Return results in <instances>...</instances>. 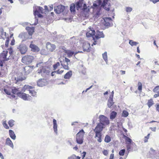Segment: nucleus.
Listing matches in <instances>:
<instances>
[{
  "label": "nucleus",
  "instance_id": "obj_41",
  "mask_svg": "<svg viewBox=\"0 0 159 159\" xmlns=\"http://www.w3.org/2000/svg\"><path fill=\"white\" fill-rule=\"evenodd\" d=\"M2 124L3 127L6 129H8L9 128V126L7 123L6 120L3 121L2 123Z\"/></svg>",
  "mask_w": 159,
  "mask_h": 159
},
{
  "label": "nucleus",
  "instance_id": "obj_34",
  "mask_svg": "<svg viewBox=\"0 0 159 159\" xmlns=\"http://www.w3.org/2000/svg\"><path fill=\"white\" fill-rule=\"evenodd\" d=\"M111 140V138L110 136L107 135L105 136L104 139V141L106 143L110 142Z\"/></svg>",
  "mask_w": 159,
  "mask_h": 159
},
{
  "label": "nucleus",
  "instance_id": "obj_24",
  "mask_svg": "<svg viewBox=\"0 0 159 159\" xmlns=\"http://www.w3.org/2000/svg\"><path fill=\"white\" fill-rule=\"evenodd\" d=\"M156 152L155 150L152 149L151 152H149V155L151 157H154L156 158L157 159H159L158 157L156 156Z\"/></svg>",
  "mask_w": 159,
  "mask_h": 159
},
{
  "label": "nucleus",
  "instance_id": "obj_28",
  "mask_svg": "<svg viewBox=\"0 0 159 159\" xmlns=\"http://www.w3.org/2000/svg\"><path fill=\"white\" fill-rule=\"evenodd\" d=\"M9 134L10 137L13 139L15 140L16 138V136L14 132L11 130L9 131Z\"/></svg>",
  "mask_w": 159,
  "mask_h": 159
},
{
  "label": "nucleus",
  "instance_id": "obj_3",
  "mask_svg": "<svg viewBox=\"0 0 159 159\" xmlns=\"http://www.w3.org/2000/svg\"><path fill=\"white\" fill-rule=\"evenodd\" d=\"M99 123H101L103 126L109 125L110 124V121L107 117L104 115H101L99 116Z\"/></svg>",
  "mask_w": 159,
  "mask_h": 159
},
{
  "label": "nucleus",
  "instance_id": "obj_51",
  "mask_svg": "<svg viewBox=\"0 0 159 159\" xmlns=\"http://www.w3.org/2000/svg\"><path fill=\"white\" fill-rule=\"evenodd\" d=\"M132 8L129 7H126L125 8V11L127 12H130L132 10Z\"/></svg>",
  "mask_w": 159,
  "mask_h": 159
},
{
  "label": "nucleus",
  "instance_id": "obj_48",
  "mask_svg": "<svg viewBox=\"0 0 159 159\" xmlns=\"http://www.w3.org/2000/svg\"><path fill=\"white\" fill-rule=\"evenodd\" d=\"M125 150V149L120 150L119 152V155L121 156H123L124 155Z\"/></svg>",
  "mask_w": 159,
  "mask_h": 159
},
{
  "label": "nucleus",
  "instance_id": "obj_27",
  "mask_svg": "<svg viewBox=\"0 0 159 159\" xmlns=\"http://www.w3.org/2000/svg\"><path fill=\"white\" fill-rule=\"evenodd\" d=\"M64 52L66 53L69 57H70L74 54V52L73 51L70 50H65Z\"/></svg>",
  "mask_w": 159,
  "mask_h": 159
},
{
  "label": "nucleus",
  "instance_id": "obj_59",
  "mask_svg": "<svg viewBox=\"0 0 159 159\" xmlns=\"http://www.w3.org/2000/svg\"><path fill=\"white\" fill-rule=\"evenodd\" d=\"M56 71V73L57 74H61V73H62L63 72L64 70H59Z\"/></svg>",
  "mask_w": 159,
  "mask_h": 159
},
{
  "label": "nucleus",
  "instance_id": "obj_17",
  "mask_svg": "<svg viewBox=\"0 0 159 159\" xmlns=\"http://www.w3.org/2000/svg\"><path fill=\"white\" fill-rule=\"evenodd\" d=\"M114 103L113 98L109 97L107 103L108 107L111 108H113L114 107Z\"/></svg>",
  "mask_w": 159,
  "mask_h": 159
},
{
  "label": "nucleus",
  "instance_id": "obj_39",
  "mask_svg": "<svg viewBox=\"0 0 159 159\" xmlns=\"http://www.w3.org/2000/svg\"><path fill=\"white\" fill-rule=\"evenodd\" d=\"M102 57H103V59L105 61V62L107 63V61H108L107 52H105L104 53L102 54Z\"/></svg>",
  "mask_w": 159,
  "mask_h": 159
},
{
  "label": "nucleus",
  "instance_id": "obj_57",
  "mask_svg": "<svg viewBox=\"0 0 159 159\" xmlns=\"http://www.w3.org/2000/svg\"><path fill=\"white\" fill-rule=\"evenodd\" d=\"M159 89V86H156V87H155L154 89H153V91L155 93L156 92V91L158 90Z\"/></svg>",
  "mask_w": 159,
  "mask_h": 159
},
{
  "label": "nucleus",
  "instance_id": "obj_20",
  "mask_svg": "<svg viewBox=\"0 0 159 159\" xmlns=\"http://www.w3.org/2000/svg\"><path fill=\"white\" fill-rule=\"evenodd\" d=\"M25 29L28 31L29 35H32L34 32V28L27 26L26 27Z\"/></svg>",
  "mask_w": 159,
  "mask_h": 159
},
{
  "label": "nucleus",
  "instance_id": "obj_37",
  "mask_svg": "<svg viewBox=\"0 0 159 159\" xmlns=\"http://www.w3.org/2000/svg\"><path fill=\"white\" fill-rule=\"evenodd\" d=\"M34 7H35V9H36V8H37V10H38V11L39 12L41 13H43V11L44 9L42 7L40 6Z\"/></svg>",
  "mask_w": 159,
  "mask_h": 159
},
{
  "label": "nucleus",
  "instance_id": "obj_44",
  "mask_svg": "<svg viewBox=\"0 0 159 159\" xmlns=\"http://www.w3.org/2000/svg\"><path fill=\"white\" fill-rule=\"evenodd\" d=\"M129 115L128 112L125 111L124 110L122 113V116L124 117H127Z\"/></svg>",
  "mask_w": 159,
  "mask_h": 159
},
{
  "label": "nucleus",
  "instance_id": "obj_32",
  "mask_svg": "<svg viewBox=\"0 0 159 159\" xmlns=\"http://www.w3.org/2000/svg\"><path fill=\"white\" fill-rule=\"evenodd\" d=\"M12 93L14 94H16L18 96V93H20L21 92H20L18 89L16 87H14L11 89Z\"/></svg>",
  "mask_w": 159,
  "mask_h": 159
},
{
  "label": "nucleus",
  "instance_id": "obj_46",
  "mask_svg": "<svg viewBox=\"0 0 159 159\" xmlns=\"http://www.w3.org/2000/svg\"><path fill=\"white\" fill-rule=\"evenodd\" d=\"M29 93L32 96H35L36 95V92L34 90H29Z\"/></svg>",
  "mask_w": 159,
  "mask_h": 159
},
{
  "label": "nucleus",
  "instance_id": "obj_8",
  "mask_svg": "<svg viewBox=\"0 0 159 159\" xmlns=\"http://www.w3.org/2000/svg\"><path fill=\"white\" fill-rule=\"evenodd\" d=\"M18 96L25 101L28 100L31 98L29 95L21 92L18 93Z\"/></svg>",
  "mask_w": 159,
  "mask_h": 159
},
{
  "label": "nucleus",
  "instance_id": "obj_62",
  "mask_svg": "<svg viewBox=\"0 0 159 159\" xmlns=\"http://www.w3.org/2000/svg\"><path fill=\"white\" fill-rule=\"evenodd\" d=\"M86 154V152H83V153H82L81 155L82 157V159H83L84 157L85 156Z\"/></svg>",
  "mask_w": 159,
  "mask_h": 159
},
{
  "label": "nucleus",
  "instance_id": "obj_12",
  "mask_svg": "<svg viewBox=\"0 0 159 159\" xmlns=\"http://www.w3.org/2000/svg\"><path fill=\"white\" fill-rule=\"evenodd\" d=\"M32 71V68L29 66H27L23 68L22 72L24 75H26L29 74Z\"/></svg>",
  "mask_w": 159,
  "mask_h": 159
},
{
  "label": "nucleus",
  "instance_id": "obj_49",
  "mask_svg": "<svg viewBox=\"0 0 159 159\" xmlns=\"http://www.w3.org/2000/svg\"><path fill=\"white\" fill-rule=\"evenodd\" d=\"M150 135V134H148L147 136L144 137V141L145 143L147 142L148 141V140L149 139Z\"/></svg>",
  "mask_w": 159,
  "mask_h": 159
},
{
  "label": "nucleus",
  "instance_id": "obj_43",
  "mask_svg": "<svg viewBox=\"0 0 159 159\" xmlns=\"http://www.w3.org/2000/svg\"><path fill=\"white\" fill-rule=\"evenodd\" d=\"M153 104V101L152 99H150L148 101L147 104L150 108Z\"/></svg>",
  "mask_w": 159,
  "mask_h": 159
},
{
  "label": "nucleus",
  "instance_id": "obj_64",
  "mask_svg": "<svg viewBox=\"0 0 159 159\" xmlns=\"http://www.w3.org/2000/svg\"><path fill=\"white\" fill-rule=\"evenodd\" d=\"M157 94H156L154 95V98H156L159 96V91L157 92Z\"/></svg>",
  "mask_w": 159,
  "mask_h": 159
},
{
  "label": "nucleus",
  "instance_id": "obj_55",
  "mask_svg": "<svg viewBox=\"0 0 159 159\" xmlns=\"http://www.w3.org/2000/svg\"><path fill=\"white\" fill-rule=\"evenodd\" d=\"M4 91L5 93L9 95H11V92L8 91V90H7V89H4Z\"/></svg>",
  "mask_w": 159,
  "mask_h": 159
},
{
  "label": "nucleus",
  "instance_id": "obj_22",
  "mask_svg": "<svg viewBox=\"0 0 159 159\" xmlns=\"http://www.w3.org/2000/svg\"><path fill=\"white\" fill-rule=\"evenodd\" d=\"M83 4V0H79L76 3V9L78 10L79 8H81Z\"/></svg>",
  "mask_w": 159,
  "mask_h": 159
},
{
  "label": "nucleus",
  "instance_id": "obj_33",
  "mask_svg": "<svg viewBox=\"0 0 159 159\" xmlns=\"http://www.w3.org/2000/svg\"><path fill=\"white\" fill-rule=\"evenodd\" d=\"M129 44L132 46H136L139 44V43L134 41L132 40H130L129 41Z\"/></svg>",
  "mask_w": 159,
  "mask_h": 159
},
{
  "label": "nucleus",
  "instance_id": "obj_1",
  "mask_svg": "<svg viewBox=\"0 0 159 159\" xmlns=\"http://www.w3.org/2000/svg\"><path fill=\"white\" fill-rule=\"evenodd\" d=\"M110 0H103L102 2L101 0H96L93 2V5L91 6L94 11L96 12V17H98L102 13V8L107 11L110 10L111 5L108 3Z\"/></svg>",
  "mask_w": 159,
  "mask_h": 159
},
{
  "label": "nucleus",
  "instance_id": "obj_60",
  "mask_svg": "<svg viewBox=\"0 0 159 159\" xmlns=\"http://www.w3.org/2000/svg\"><path fill=\"white\" fill-rule=\"evenodd\" d=\"M63 61H64L66 63H68V62L70 61V60L66 57L65 58V59Z\"/></svg>",
  "mask_w": 159,
  "mask_h": 159
},
{
  "label": "nucleus",
  "instance_id": "obj_19",
  "mask_svg": "<svg viewBox=\"0 0 159 159\" xmlns=\"http://www.w3.org/2000/svg\"><path fill=\"white\" fill-rule=\"evenodd\" d=\"M95 134L94 137L95 139H97V141L101 143L102 141V133H99L98 132H95Z\"/></svg>",
  "mask_w": 159,
  "mask_h": 159
},
{
  "label": "nucleus",
  "instance_id": "obj_23",
  "mask_svg": "<svg viewBox=\"0 0 159 159\" xmlns=\"http://www.w3.org/2000/svg\"><path fill=\"white\" fill-rule=\"evenodd\" d=\"M60 62L61 65L65 69L69 70L70 69L69 67L68 66V63H65L64 61H60Z\"/></svg>",
  "mask_w": 159,
  "mask_h": 159
},
{
  "label": "nucleus",
  "instance_id": "obj_56",
  "mask_svg": "<svg viewBox=\"0 0 159 159\" xmlns=\"http://www.w3.org/2000/svg\"><path fill=\"white\" fill-rule=\"evenodd\" d=\"M9 40L8 38H7L6 40V41L5 43V45L6 47H8V45L9 43Z\"/></svg>",
  "mask_w": 159,
  "mask_h": 159
},
{
  "label": "nucleus",
  "instance_id": "obj_38",
  "mask_svg": "<svg viewBox=\"0 0 159 159\" xmlns=\"http://www.w3.org/2000/svg\"><path fill=\"white\" fill-rule=\"evenodd\" d=\"M47 67L46 66L43 67L42 68V70L44 73L48 74L50 73V71L49 70L47 69Z\"/></svg>",
  "mask_w": 159,
  "mask_h": 159
},
{
  "label": "nucleus",
  "instance_id": "obj_53",
  "mask_svg": "<svg viewBox=\"0 0 159 159\" xmlns=\"http://www.w3.org/2000/svg\"><path fill=\"white\" fill-rule=\"evenodd\" d=\"M4 33H5V34H6L5 32H4V30L3 28H0V36L3 35Z\"/></svg>",
  "mask_w": 159,
  "mask_h": 159
},
{
  "label": "nucleus",
  "instance_id": "obj_50",
  "mask_svg": "<svg viewBox=\"0 0 159 159\" xmlns=\"http://www.w3.org/2000/svg\"><path fill=\"white\" fill-rule=\"evenodd\" d=\"M138 89L139 91H141L142 89V84L140 82H138Z\"/></svg>",
  "mask_w": 159,
  "mask_h": 159
},
{
  "label": "nucleus",
  "instance_id": "obj_47",
  "mask_svg": "<svg viewBox=\"0 0 159 159\" xmlns=\"http://www.w3.org/2000/svg\"><path fill=\"white\" fill-rule=\"evenodd\" d=\"M60 65V63L58 62H57L56 63L53 65V70H55Z\"/></svg>",
  "mask_w": 159,
  "mask_h": 159
},
{
  "label": "nucleus",
  "instance_id": "obj_13",
  "mask_svg": "<svg viewBox=\"0 0 159 159\" xmlns=\"http://www.w3.org/2000/svg\"><path fill=\"white\" fill-rule=\"evenodd\" d=\"M47 84L46 80L44 79H40L37 82V85L39 87H43Z\"/></svg>",
  "mask_w": 159,
  "mask_h": 159
},
{
  "label": "nucleus",
  "instance_id": "obj_15",
  "mask_svg": "<svg viewBox=\"0 0 159 159\" xmlns=\"http://www.w3.org/2000/svg\"><path fill=\"white\" fill-rule=\"evenodd\" d=\"M105 35L103 34L102 31H99L98 30L97 31L96 34L94 36L96 39H98L101 38H104Z\"/></svg>",
  "mask_w": 159,
  "mask_h": 159
},
{
  "label": "nucleus",
  "instance_id": "obj_7",
  "mask_svg": "<svg viewBox=\"0 0 159 159\" xmlns=\"http://www.w3.org/2000/svg\"><path fill=\"white\" fill-rule=\"evenodd\" d=\"M95 34V32L94 29L90 27L88 30V31L86 32V35L87 37H94Z\"/></svg>",
  "mask_w": 159,
  "mask_h": 159
},
{
  "label": "nucleus",
  "instance_id": "obj_30",
  "mask_svg": "<svg viewBox=\"0 0 159 159\" xmlns=\"http://www.w3.org/2000/svg\"><path fill=\"white\" fill-rule=\"evenodd\" d=\"M123 138L125 139V142L131 144L132 142V140L129 137L126 136L125 135H123Z\"/></svg>",
  "mask_w": 159,
  "mask_h": 159
},
{
  "label": "nucleus",
  "instance_id": "obj_40",
  "mask_svg": "<svg viewBox=\"0 0 159 159\" xmlns=\"http://www.w3.org/2000/svg\"><path fill=\"white\" fill-rule=\"evenodd\" d=\"M15 121L13 120H10L8 122V124L10 127H12L14 125Z\"/></svg>",
  "mask_w": 159,
  "mask_h": 159
},
{
  "label": "nucleus",
  "instance_id": "obj_31",
  "mask_svg": "<svg viewBox=\"0 0 159 159\" xmlns=\"http://www.w3.org/2000/svg\"><path fill=\"white\" fill-rule=\"evenodd\" d=\"M117 115V113L114 111H112L110 116V118L111 119L113 120L115 118Z\"/></svg>",
  "mask_w": 159,
  "mask_h": 159
},
{
  "label": "nucleus",
  "instance_id": "obj_58",
  "mask_svg": "<svg viewBox=\"0 0 159 159\" xmlns=\"http://www.w3.org/2000/svg\"><path fill=\"white\" fill-rule=\"evenodd\" d=\"M102 152L103 154L105 156L107 155L108 154V151L107 150H104Z\"/></svg>",
  "mask_w": 159,
  "mask_h": 159
},
{
  "label": "nucleus",
  "instance_id": "obj_2",
  "mask_svg": "<svg viewBox=\"0 0 159 159\" xmlns=\"http://www.w3.org/2000/svg\"><path fill=\"white\" fill-rule=\"evenodd\" d=\"M83 129H81L76 135V141L78 143L81 144L83 143V138L84 134Z\"/></svg>",
  "mask_w": 159,
  "mask_h": 159
},
{
  "label": "nucleus",
  "instance_id": "obj_61",
  "mask_svg": "<svg viewBox=\"0 0 159 159\" xmlns=\"http://www.w3.org/2000/svg\"><path fill=\"white\" fill-rule=\"evenodd\" d=\"M9 53L10 55H11L13 53V49L11 48H10L9 49Z\"/></svg>",
  "mask_w": 159,
  "mask_h": 159
},
{
  "label": "nucleus",
  "instance_id": "obj_21",
  "mask_svg": "<svg viewBox=\"0 0 159 159\" xmlns=\"http://www.w3.org/2000/svg\"><path fill=\"white\" fill-rule=\"evenodd\" d=\"M6 145L10 146L12 148H13V143L9 138H7L6 140Z\"/></svg>",
  "mask_w": 159,
  "mask_h": 159
},
{
  "label": "nucleus",
  "instance_id": "obj_14",
  "mask_svg": "<svg viewBox=\"0 0 159 159\" xmlns=\"http://www.w3.org/2000/svg\"><path fill=\"white\" fill-rule=\"evenodd\" d=\"M46 48L49 51L53 52L56 48L55 45L48 42L46 44Z\"/></svg>",
  "mask_w": 159,
  "mask_h": 159
},
{
  "label": "nucleus",
  "instance_id": "obj_11",
  "mask_svg": "<svg viewBox=\"0 0 159 159\" xmlns=\"http://www.w3.org/2000/svg\"><path fill=\"white\" fill-rule=\"evenodd\" d=\"M104 128V126L101 123H99L97 124L95 129H93V131L94 132L102 133Z\"/></svg>",
  "mask_w": 159,
  "mask_h": 159
},
{
  "label": "nucleus",
  "instance_id": "obj_63",
  "mask_svg": "<svg viewBox=\"0 0 159 159\" xmlns=\"http://www.w3.org/2000/svg\"><path fill=\"white\" fill-rule=\"evenodd\" d=\"M126 148L128 150H129L131 148L130 144L128 143L126 145Z\"/></svg>",
  "mask_w": 159,
  "mask_h": 159
},
{
  "label": "nucleus",
  "instance_id": "obj_26",
  "mask_svg": "<svg viewBox=\"0 0 159 159\" xmlns=\"http://www.w3.org/2000/svg\"><path fill=\"white\" fill-rule=\"evenodd\" d=\"M72 71L71 70H70L64 76V78L65 79H69L71 76L72 75Z\"/></svg>",
  "mask_w": 159,
  "mask_h": 159
},
{
  "label": "nucleus",
  "instance_id": "obj_45",
  "mask_svg": "<svg viewBox=\"0 0 159 159\" xmlns=\"http://www.w3.org/2000/svg\"><path fill=\"white\" fill-rule=\"evenodd\" d=\"M80 157L79 156H76L75 155H73L72 156L69 157L68 159H80Z\"/></svg>",
  "mask_w": 159,
  "mask_h": 159
},
{
  "label": "nucleus",
  "instance_id": "obj_10",
  "mask_svg": "<svg viewBox=\"0 0 159 159\" xmlns=\"http://www.w3.org/2000/svg\"><path fill=\"white\" fill-rule=\"evenodd\" d=\"M8 52L7 51H4L0 54V61H7L9 60L8 58H7V54Z\"/></svg>",
  "mask_w": 159,
  "mask_h": 159
},
{
  "label": "nucleus",
  "instance_id": "obj_29",
  "mask_svg": "<svg viewBox=\"0 0 159 159\" xmlns=\"http://www.w3.org/2000/svg\"><path fill=\"white\" fill-rule=\"evenodd\" d=\"M53 128L54 130V132L56 133H57V121L55 119H53Z\"/></svg>",
  "mask_w": 159,
  "mask_h": 159
},
{
  "label": "nucleus",
  "instance_id": "obj_6",
  "mask_svg": "<svg viewBox=\"0 0 159 159\" xmlns=\"http://www.w3.org/2000/svg\"><path fill=\"white\" fill-rule=\"evenodd\" d=\"M65 7L61 5L54 7V11L57 14H60L65 9Z\"/></svg>",
  "mask_w": 159,
  "mask_h": 159
},
{
  "label": "nucleus",
  "instance_id": "obj_36",
  "mask_svg": "<svg viewBox=\"0 0 159 159\" xmlns=\"http://www.w3.org/2000/svg\"><path fill=\"white\" fill-rule=\"evenodd\" d=\"M75 6L74 4H71L70 6V10L71 12H75Z\"/></svg>",
  "mask_w": 159,
  "mask_h": 159
},
{
  "label": "nucleus",
  "instance_id": "obj_42",
  "mask_svg": "<svg viewBox=\"0 0 159 159\" xmlns=\"http://www.w3.org/2000/svg\"><path fill=\"white\" fill-rule=\"evenodd\" d=\"M15 80L16 81V83L19 82L20 81H21L24 80L22 77H18L15 78Z\"/></svg>",
  "mask_w": 159,
  "mask_h": 159
},
{
  "label": "nucleus",
  "instance_id": "obj_5",
  "mask_svg": "<svg viewBox=\"0 0 159 159\" xmlns=\"http://www.w3.org/2000/svg\"><path fill=\"white\" fill-rule=\"evenodd\" d=\"M17 49L22 54L25 53L28 48L25 44L22 43L20 44L17 47Z\"/></svg>",
  "mask_w": 159,
  "mask_h": 159
},
{
  "label": "nucleus",
  "instance_id": "obj_25",
  "mask_svg": "<svg viewBox=\"0 0 159 159\" xmlns=\"http://www.w3.org/2000/svg\"><path fill=\"white\" fill-rule=\"evenodd\" d=\"M33 9L34 14L35 16L37 15L38 16L39 18L43 17V15L39 13L40 12L38 11V10L37 8H36V9H35V7H33Z\"/></svg>",
  "mask_w": 159,
  "mask_h": 159
},
{
  "label": "nucleus",
  "instance_id": "obj_4",
  "mask_svg": "<svg viewBox=\"0 0 159 159\" xmlns=\"http://www.w3.org/2000/svg\"><path fill=\"white\" fill-rule=\"evenodd\" d=\"M34 57L31 56H25L22 57V62L25 64H29L32 61Z\"/></svg>",
  "mask_w": 159,
  "mask_h": 159
},
{
  "label": "nucleus",
  "instance_id": "obj_54",
  "mask_svg": "<svg viewBox=\"0 0 159 159\" xmlns=\"http://www.w3.org/2000/svg\"><path fill=\"white\" fill-rule=\"evenodd\" d=\"M93 40L94 41L93 42L92 44L91 45V46H93V45H95L97 44V41L96 40L97 39H96L94 37H93Z\"/></svg>",
  "mask_w": 159,
  "mask_h": 159
},
{
  "label": "nucleus",
  "instance_id": "obj_18",
  "mask_svg": "<svg viewBox=\"0 0 159 159\" xmlns=\"http://www.w3.org/2000/svg\"><path fill=\"white\" fill-rule=\"evenodd\" d=\"M30 47L31 48V50L34 52H37L39 51L40 49L36 45L31 43Z\"/></svg>",
  "mask_w": 159,
  "mask_h": 159
},
{
  "label": "nucleus",
  "instance_id": "obj_9",
  "mask_svg": "<svg viewBox=\"0 0 159 159\" xmlns=\"http://www.w3.org/2000/svg\"><path fill=\"white\" fill-rule=\"evenodd\" d=\"M90 44L88 42H85L83 43V51L84 52H89L90 51Z\"/></svg>",
  "mask_w": 159,
  "mask_h": 159
},
{
  "label": "nucleus",
  "instance_id": "obj_35",
  "mask_svg": "<svg viewBox=\"0 0 159 159\" xmlns=\"http://www.w3.org/2000/svg\"><path fill=\"white\" fill-rule=\"evenodd\" d=\"M83 6H82V7H81V9L84 11H85L86 12H88L89 11V9H88L87 5L85 3H84L83 4Z\"/></svg>",
  "mask_w": 159,
  "mask_h": 159
},
{
  "label": "nucleus",
  "instance_id": "obj_16",
  "mask_svg": "<svg viewBox=\"0 0 159 159\" xmlns=\"http://www.w3.org/2000/svg\"><path fill=\"white\" fill-rule=\"evenodd\" d=\"M104 25L106 26H111L113 25L112 24V25H111L110 21H112V19L111 17H106L104 19Z\"/></svg>",
  "mask_w": 159,
  "mask_h": 159
},
{
  "label": "nucleus",
  "instance_id": "obj_52",
  "mask_svg": "<svg viewBox=\"0 0 159 159\" xmlns=\"http://www.w3.org/2000/svg\"><path fill=\"white\" fill-rule=\"evenodd\" d=\"M28 85H25V86L23 87L22 90L23 91H25V90H28Z\"/></svg>",
  "mask_w": 159,
  "mask_h": 159
}]
</instances>
